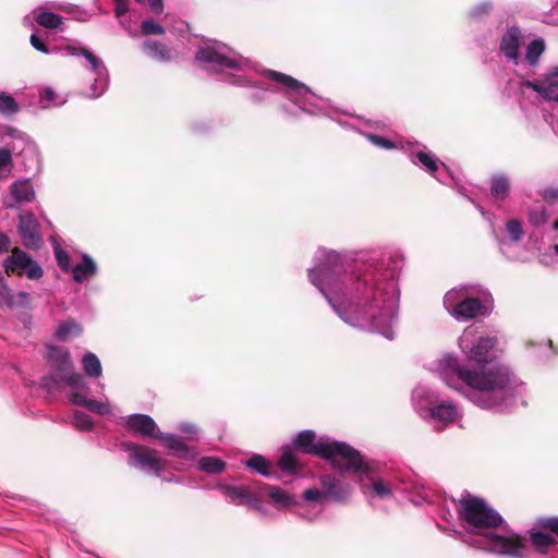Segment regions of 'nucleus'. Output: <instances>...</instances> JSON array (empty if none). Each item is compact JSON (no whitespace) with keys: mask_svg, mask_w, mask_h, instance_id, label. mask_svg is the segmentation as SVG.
<instances>
[{"mask_svg":"<svg viewBox=\"0 0 558 558\" xmlns=\"http://www.w3.org/2000/svg\"><path fill=\"white\" fill-rule=\"evenodd\" d=\"M530 539L538 554H546L548 548L556 544L555 537L535 530L530 532Z\"/></svg>","mask_w":558,"mask_h":558,"instance_id":"nucleus-25","label":"nucleus"},{"mask_svg":"<svg viewBox=\"0 0 558 558\" xmlns=\"http://www.w3.org/2000/svg\"><path fill=\"white\" fill-rule=\"evenodd\" d=\"M279 468L286 473H293L296 466L295 454L291 450H284L278 461Z\"/></svg>","mask_w":558,"mask_h":558,"instance_id":"nucleus-37","label":"nucleus"},{"mask_svg":"<svg viewBox=\"0 0 558 558\" xmlns=\"http://www.w3.org/2000/svg\"><path fill=\"white\" fill-rule=\"evenodd\" d=\"M548 211H530V221L534 226H541L548 221Z\"/></svg>","mask_w":558,"mask_h":558,"instance_id":"nucleus-49","label":"nucleus"},{"mask_svg":"<svg viewBox=\"0 0 558 558\" xmlns=\"http://www.w3.org/2000/svg\"><path fill=\"white\" fill-rule=\"evenodd\" d=\"M293 442L296 449L328 460L336 469L368 476V465L361 453L345 442L330 441L328 438L316 440L313 430L299 433Z\"/></svg>","mask_w":558,"mask_h":558,"instance_id":"nucleus-5","label":"nucleus"},{"mask_svg":"<svg viewBox=\"0 0 558 558\" xmlns=\"http://www.w3.org/2000/svg\"><path fill=\"white\" fill-rule=\"evenodd\" d=\"M444 306L458 322L486 315V306L477 298L466 296L463 289H451L444 296Z\"/></svg>","mask_w":558,"mask_h":558,"instance_id":"nucleus-8","label":"nucleus"},{"mask_svg":"<svg viewBox=\"0 0 558 558\" xmlns=\"http://www.w3.org/2000/svg\"><path fill=\"white\" fill-rule=\"evenodd\" d=\"M73 425L78 430L89 432L94 427V422L88 414L82 411H75L73 414Z\"/></svg>","mask_w":558,"mask_h":558,"instance_id":"nucleus-36","label":"nucleus"},{"mask_svg":"<svg viewBox=\"0 0 558 558\" xmlns=\"http://www.w3.org/2000/svg\"><path fill=\"white\" fill-rule=\"evenodd\" d=\"M40 105L43 108L60 106L64 100H59L57 93L51 87H45L40 92Z\"/></svg>","mask_w":558,"mask_h":558,"instance_id":"nucleus-34","label":"nucleus"},{"mask_svg":"<svg viewBox=\"0 0 558 558\" xmlns=\"http://www.w3.org/2000/svg\"><path fill=\"white\" fill-rule=\"evenodd\" d=\"M25 270H26V276L29 279H39L44 275V270H43L41 266L34 259H32V263H29V265L25 268Z\"/></svg>","mask_w":558,"mask_h":558,"instance_id":"nucleus-47","label":"nucleus"},{"mask_svg":"<svg viewBox=\"0 0 558 558\" xmlns=\"http://www.w3.org/2000/svg\"><path fill=\"white\" fill-rule=\"evenodd\" d=\"M21 111L20 104L12 95L7 92H0V116L11 119Z\"/></svg>","mask_w":558,"mask_h":558,"instance_id":"nucleus-24","label":"nucleus"},{"mask_svg":"<svg viewBox=\"0 0 558 558\" xmlns=\"http://www.w3.org/2000/svg\"><path fill=\"white\" fill-rule=\"evenodd\" d=\"M82 365L85 374L92 378H99L102 367L99 359L93 352H86L82 357Z\"/></svg>","mask_w":558,"mask_h":558,"instance_id":"nucleus-26","label":"nucleus"},{"mask_svg":"<svg viewBox=\"0 0 558 558\" xmlns=\"http://www.w3.org/2000/svg\"><path fill=\"white\" fill-rule=\"evenodd\" d=\"M47 359L52 364V366L60 373L71 371L73 368L71 355L69 351L65 349L52 345L49 347Z\"/></svg>","mask_w":558,"mask_h":558,"instance_id":"nucleus-20","label":"nucleus"},{"mask_svg":"<svg viewBox=\"0 0 558 558\" xmlns=\"http://www.w3.org/2000/svg\"><path fill=\"white\" fill-rule=\"evenodd\" d=\"M506 230L509 234V238L512 241L518 242L522 239L523 230H522V225L519 220H517V219L509 220L506 225Z\"/></svg>","mask_w":558,"mask_h":558,"instance_id":"nucleus-43","label":"nucleus"},{"mask_svg":"<svg viewBox=\"0 0 558 558\" xmlns=\"http://www.w3.org/2000/svg\"><path fill=\"white\" fill-rule=\"evenodd\" d=\"M143 52L158 62H169L172 59L170 49L162 43L147 39L141 45Z\"/></svg>","mask_w":558,"mask_h":558,"instance_id":"nucleus-17","label":"nucleus"},{"mask_svg":"<svg viewBox=\"0 0 558 558\" xmlns=\"http://www.w3.org/2000/svg\"><path fill=\"white\" fill-rule=\"evenodd\" d=\"M61 379L69 386L88 392V386L82 374L74 372L73 368L71 371L61 372Z\"/></svg>","mask_w":558,"mask_h":558,"instance_id":"nucleus-31","label":"nucleus"},{"mask_svg":"<svg viewBox=\"0 0 558 558\" xmlns=\"http://www.w3.org/2000/svg\"><path fill=\"white\" fill-rule=\"evenodd\" d=\"M546 44L541 37L531 40L526 47L524 57H522V64H526L530 68H536L539 64L541 57L545 52Z\"/></svg>","mask_w":558,"mask_h":558,"instance_id":"nucleus-19","label":"nucleus"},{"mask_svg":"<svg viewBox=\"0 0 558 558\" xmlns=\"http://www.w3.org/2000/svg\"><path fill=\"white\" fill-rule=\"evenodd\" d=\"M459 514L478 538L474 546L494 554L523 558L525 545L520 539H512L493 532H485L502 524V517L485 499L471 494L463 495L459 500Z\"/></svg>","mask_w":558,"mask_h":558,"instance_id":"nucleus-4","label":"nucleus"},{"mask_svg":"<svg viewBox=\"0 0 558 558\" xmlns=\"http://www.w3.org/2000/svg\"><path fill=\"white\" fill-rule=\"evenodd\" d=\"M19 296L23 300V301H27L28 298H29V294L27 292H20L19 293Z\"/></svg>","mask_w":558,"mask_h":558,"instance_id":"nucleus-59","label":"nucleus"},{"mask_svg":"<svg viewBox=\"0 0 558 558\" xmlns=\"http://www.w3.org/2000/svg\"><path fill=\"white\" fill-rule=\"evenodd\" d=\"M372 490L380 498L391 495V489L381 481H373L371 485Z\"/></svg>","mask_w":558,"mask_h":558,"instance_id":"nucleus-45","label":"nucleus"},{"mask_svg":"<svg viewBox=\"0 0 558 558\" xmlns=\"http://www.w3.org/2000/svg\"><path fill=\"white\" fill-rule=\"evenodd\" d=\"M438 182L445 185H458V178L448 169V167L442 162L439 167V171L436 175H433Z\"/></svg>","mask_w":558,"mask_h":558,"instance_id":"nucleus-38","label":"nucleus"},{"mask_svg":"<svg viewBox=\"0 0 558 558\" xmlns=\"http://www.w3.org/2000/svg\"><path fill=\"white\" fill-rule=\"evenodd\" d=\"M474 330L466 328L459 339L460 349L474 362L473 369L459 364L452 354L444 355L438 362V372L441 379L454 387L453 380L459 379L474 391L471 392L472 402L482 408L509 407L514 402L517 385L509 369L488 359L496 340L490 337H481L474 343Z\"/></svg>","mask_w":558,"mask_h":558,"instance_id":"nucleus-3","label":"nucleus"},{"mask_svg":"<svg viewBox=\"0 0 558 558\" xmlns=\"http://www.w3.org/2000/svg\"><path fill=\"white\" fill-rule=\"evenodd\" d=\"M10 197L16 205L31 204L35 197V189L29 179H21L10 186Z\"/></svg>","mask_w":558,"mask_h":558,"instance_id":"nucleus-14","label":"nucleus"},{"mask_svg":"<svg viewBox=\"0 0 558 558\" xmlns=\"http://www.w3.org/2000/svg\"><path fill=\"white\" fill-rule=\"evenodd\" d=\"M554 251L558 255V243L554 245Z\"/></svg>","mask_w":558,"mask_h":558,"instance_id":"nucleus-62","label":"nucleus"},{"mask_svg":"<svg viewBox=\"0 0 558 558\" xmlns=\"http://www.w3.org/2000/svg\"><path fill=\"white\" fill-rule=\"evenodd\" d=\"M510 191V179L505 173H496L490 178V194L497 199L508 197Z\"/></svg>","mask_w":558,"mask_h":558,"instance_id":"nucleus-23","label":"nucleus"},{"mask_svg":"<svg viewBox=\"0 0 558 558\" xmlns=\"http://www.w3.org/2000/svg\"><path fill=\"white\" fill-rule=\"evenodd\" d=\"M28 145H31V141L29 140H28V143H22V142H19V141H12V144L10 145V147H7V148L11 150V154L12 153H21Z\"/></svg>","mask_w":558,"mask_h":558,"instance_id":"nucleus-54","label":"nucleus"},{"mask_svg":"<svg viewBox=\"0 0 558 558\" xmlns=\"http://www.w3.org/2000/svg\"><path fill=\"white\" fill-rule=\"evenodd\" d=\"M265 490L267 495L274 500V502L280 507H290L295 502L291 495L280 489L279 487L266 485Z\"/></svg>","mask_w":558,"mask_h":558,"instance_id":"nucleus-28","label":"nucleus"},{"mask_svg":"<svg viewBox=\"0 0 558 558\" xmlns=\"http://www.w3.org/2000/svg\"><path fill=\"white\" fill-rule=\"evenodd\" d=\"M316 259L320 264L310 269V280L339 317L350 326L393 339L399 263L386 264L385 257L374 254L349 265L338 253L325 248L318 250Z\"/></svg>","mask_w":558,"mask_h":558,"instance_id":"nucleus-1","label":"nucleus"},{"mask_svg":"<svg viewBox=\"0 0 558 558\" xmlns=\"http://www.w3.org/2000/svg\"><path fill=\"white\" fill-rule=\"evenodd\" d=\"M32 259L24 251L15 247L12 250L11 255L5 258L3 266L7 272L25 269L32 263Z\"/></svg>","mask_w":558,"mask_h":558,"instance_id":"nucleus-22","label":"nucleus"},{"mask_svg":"<svg viewBox=\"0 0 558 558\" xmlns=\"http://www.w3.org/2000/svg\"><path fill=\"white\" fill-rule=\"evenodd\" d=\"M195 59L206 71L220 75L221 81L251 88L250 100L253 102L265 101L268 93L279 94V108L287 117L314 116L326 109V101L304 83L274 70L258 72L253 61L220 41H204Z\"/></svg>","mask_w":558,"mask_h":558,"instance_id":"nucleus-2","label":"nucleus"},{"mask_svg":"<svg viewBox=\"0 0 558 558\" xmlns=\"http://www.w3.org/2000/svg\"><path fill=\"white\" fill-rule=\"evenodd\" d=\"M523 40L522 32L517 26L508 27L500 37L499 51L508 63L512 65H522L520 47Z\"/></svg>","mask_w":558,"mask_h":558,"instance_id":"nucleus-10","label":"nucleus"},{"mask_svg":"<svg viewBox=\"0 0 558 558\" xmlns=\"http://www.w3.org/2000/svg\"><path fill=\"white\" fill-rule=\"evenodd\" d=\"M141 31L144 35H163L166 29L153 20H145L141 24Z\"/></svg>","mask_w":558,"mask_h":558,"instance_id":"nucleus-42","label":"nucleus"},{"mask_svg":"<svg viewBox=\"0 0 558 558\" xmlns=\"http://www.w3.org/2000/svg\"><path fill=\"white\" fill-rule=\"evenodd\" d=\"M493 9V3L489 0H483L469 10V16L472 19H481L487 15Z\"/></svg>","mask_w":558,"mask_h":558,"instance_id":"nucleus-41","label":"nucleus"},{"mask_svg":"<svg viewBox=\"0 0 558 558\" xmlns=\"http://www.w3.org/2000/svg\"><path fill=\"white\" fill-rule=\"evenodd\" d=\"M86 408L96 414H108L110 412V405L107 402L88 399Z\"/></svg>","mask_w":558,"mask_h":558,"instance_id":"nucleus-44","label":"nucleus"},{"mask_svg":"<svg viewBox=\"0 0 558 558\" xmlns=\"http://www.w3.org/2000/svg\"><path fill=\"white\" fill-rule=\"evenodd\" d=\"M411 161L420 166L423 170L428 172L430 175H436L439 171V167L441 166V161L437 158L435 154L429 151L426 147L417 151H412L410 154Z\"/></svg>","mask_w":558,"mask_h":558,"instance_id":"nucleus-15","label":"nucleus"},{"mask_svg":"<svg viewBox=\"0 0 558 558\" xmlns=\"http://www.w3.org/2000/svg\"><path fill=\"white\" fill-rule=\"evenodd\" d=\"M198 466L199 470L206 473L216 474L222 472L226 464L221 459L217 457H203L198 461Z\"/></svg>","mask_w":558,"mask_h":558,"instance_id":"nucleus-30","label":"nucleus"},{"mask_svg":"<svg viewBox=\"0 0 558 558\" xmlns=\"http://www.w3.org/2000/svg\"><path fill=\"white\" fill-rule=\"evenodd\" d=\"M223 494L235 505H244L248 498L250 492L244 486H226Z\"/></svg>","mask_w":558,"mask_h":558,"instance_id":"nucleus-29","label":"nucleus"},{"mask_svg":"<svg viewBox=\"0 0 558 558\" xmlns=\"http://www.w3.org/2000/svg\"><path fill=\"white\" fill-rule=\"evenodd\" d=\"M86 393H87L86 391H85V393L75 391L70 395L69 399H70L71 403L86 408L87 402H88V398L86 397Z\"/></svg>","mask_w":558,"mask_h":558,"instance_id":"nucleus-51","label":"nucleus"},{"mask_svg":"<svg viewBox=\"0 0 558 558\" xmlns=\"http://www.w3.org/2000/svg\"><path fill=\"white\" fill-rule=\"evenodd\" d=\"M114 13L117 17L123 16L129 11V0H114Z\"/></svg>","mask_w":558,"mask_h":558,"instance_id":"nucleus-52","label":"nucleus"},{"mask_svg":"<svg viewBox=\"0 0 558 558\" xmlns=\"http://www.w3.org/2000/svg\"><path fill=\"white\" fill-rule=\"evenodd\" d=\"M11 245V241L8 235L0 233V254L8 252Z\"/></svg>","mask_w":558,"mask_h":558,"instance_id":"nucleus-57","label":"nucleus"},{"mask_svg":"<svg viewBox=\"0 0 558 558\" xmlns=\"http://www.w3.org/2000/svg\"><path fill=\"white\" fill-rule=\"evenodd\" d=\"M97 264L88 254H83L82 260L70 269L73 280L78 283L89 280L97 274Z\"/></svg>","mask_w":558,"mask_h":558,"instance_id":"nucleus-16","label":"nucleus"},{"mask_svg":"<svg viewBox=\"0 0 558 558\" xmlns=\"http://www.w3.org/2000/svg\"><path fill=\"white\" fill-rule=\"evenodd\" d=\"M323 494L316 488L306 489L303 497L307 501H317L322 498Z\"/></svg>","mask_w":558,"mask_h":558,"instance_id":"nucleus-53","label":"nucleus"},{"mask_svg":"<svg viewBox=\"0 0 558 558\" xmlns=\"http://www.w3.org/2000/svg\"><path fill=\"white\" fill-rule=\"evenodd\" d=\"M320 483L324 495L336 502L347 500L351 494V486L333 475H323Z\"/></svg>","mask_w":558,"mask_h":558,"instance_id":"nucleus-13","label":"nucleus"},{"mask_svg":"<svg viewBox=\"0 0 558 558\" xmlns=\"http://www.w3.org/2000/svg\"><path fill=\"white\" fill-rule=\"evenodd\" d=\"M13 168V159L11 150L8 148H0V180L9 177Z\"/></svg>","mask_w":558,"mask_h":558,"instance_id":"nucleus-33","label":"nucleus"},{"mask_svg":"<svg viewBox=\"0 0 558 558\" xmlns=\"http://www.w3.org/2000/svg\"><path fill=\"white\" fill-rule=\"evenodd\" d=\"M457 407L450 402H441L430 409V417L434 421L451 423L458 417Z\"/></svg>","mask_w":558,"mask_h":558,"instance_id":"nucleus-21","label":"nucleus"},{"mask_svg":"<svg viewBox=\"0 0 558 558\" xmlns=\"http://www.w3.org/2000/svg\"><path fill=\"white\" fill-rule=\"evenodd\" d=\"M366 138L375 146L383 149H397L399 148L398 144L389 138H386L380 135H376L373 133L365 134Z\"/></svg>","mask_w":558,"mask_h":558,"instance_id":"nucleus-40","label":"nucleus"},{"mask_svg":"<svg viewBox=\"0 0 558 558\" xmlns=\"http://www.w3.org/2000/svg\"><path fill=\"white\" fill-rule=\"evenodd\" d=\"M82 331L81 326L74 320H65L59 325L56 330V337L65 340L69 336H78Z\"/></svg>","mask_w":558,"mask_h":558,"instance_id":"nucleus-32","label":"nucleus"},{"mask_svg":"<svg viewBox=\"0 0 558 558\" xmlns=\"http://www.w3.org/2000/svg\"><path fill=\"white\" fill-rule=\"evenodd\" d=\"M538 195L547 205H558V184L545 185L538 191Z\"/></svg>","mask_w":558,"mask_h":558,"instance_id":"nucleus-35","label":"nucleus"},{"mask_svg":"<svg viewBox=\"0 0 558 558\" xmlns=\"http://www.w3.org/2000/svg\"><path fill=\"white\" fill-rule=\"evenodd\" d=\"M551 229L557 231L558 230V219H556L553 225H551Z\"/></svg>","mask_w":558,"mask_h":558,"instance_id":"nucleus-61","label":"nucleus"},{"mask_svg":"<svg viewBox=\"0 0 558 558\" xmlns=\"http://www.w3.org/2000/svg\"><path fill=\"white\" fill-rule=\"evenodd\" d=\"M129 464L156 476H161L163 469V461L157 457L156 450L140 445L129 447Z\"/></svg>","mask_w":558,"mask_h":558,"instance_id":"nucleus-9","label":"nucleus"},{"mask_svg":"<svg viewBox=\"0 0 558 558\" xmlns=\"http://www.w3.org/2000/svg\"><path fill=\"white\" fill-rule=\"evenodd\" d=\"M538 524L558 535V518H545L539 520Z\"/></svg>","mask_w":558,"mask_h":558,"instance_id":"nucleus-50","label":"nucleus"},{"mask_svg":"<svg viewBox=\"0 0 558 558\" xmlns=\"http://www.w3.org/2000/svg\"><path fill=\"white\" fill-rule=\"evenodd\" d=\"M29 40L33 48L37 51H40L46 54H49L51 52L49 47L36 34H32Z\"/></svg>","mask_w":558,"mask_h":558,"instance_id":"nucleus-48","label":"nucleus"},{"mask_svg":"<svg viewBox=\"0 0 558 558\" xmlns=\"http://www.w3.org/2000/svg\"><path fill=\"white\" fill-rule=\"evenodd\" d=\"M50 8L62 10L64 8V5L61 3H51Z\"/></svg>","mask_w":558,"mask_h":558,"instance_id":"nucleus-60","label":"nucleus"},{"mask_svg":"<svg viewBox=\"0 0 558 558\" xmlns=\"http://www.w3.org/2000/svg\"><path fill=\"white\" fill-rule=\"evenodd\" d=\"M19 233L23 244L31 250H38L44 243L39 223L32 211L20 215Z\"/></svg>","mask_w":558,"mask_h":558,"instance_id":"nucleus-12","label":"nucleus"},{"mask_svg":"<svg viewBox=\"0 0 558 558\" xmlns=\"http://www.w3.org/2000/svg\"><path fill=\"white\" fill-rule=\"evenodd\" d=\"M520 88L532 89L547 100L558 102V65L550 68L541 81H522Z\"/></svg>","mask_w":558,"mask_h":558,"instance_id":"nucleus-11","label":"nucleus"},{"mask_svg":"<svg viewBox=\"0 0 558 558\" xmlns=\"http://www.w3.org/2000/svg\"><path fill=\"white\" fill-rule=\"evenodd\" d=\"M4 135L7 137H10L12 141H19V142H22V143H28V136L24 132L15 129V128H12V126H8L5 129Z\"/></svg>","mask_w":558,"mask_h":558,"instance_id":"nucleus-46","label":"nucleus"},{"mask_svg":"<svg viewBox=\"0 0 558 558\" xmlns=\"http://www.w3.org/2000/svg\"><path fill=\"white\" fill-rule=\"evenodd\" d=\"M244 505H247L250 508L256 509V510H259L262 507L260 501L257 500L256 498H253L251 496V494L248 495V498Z\"/></svg>","mask_w":558,"mask_h":558,"instance_id":"nucleus-58","label":"nucleus"},{"mask_svg":"<svg viewBox=\"0 0 558 558\" xmlns=\"http://www.w3.org/2000/svg\"><path fill=\"white\" fill-rule=\"evenodd\" d=\"M34 20L39 26L47 29H63V17L48 11L45 7H39L34 11Z\"/></svg>","mask_w":558,"mask_h":558,"instance_id":"nucleus-18","label":"nucleus"},{"mask_svg":"<svg viewBox=\"0 0 558 558\" xmlns=\"http://www.w3.org/2000/svg\"><path fill=\"white\" fill-rule=\"evenodd\" d=\"M245 465L263 476L271 477L275 473L270 471V462L260 454H253L248 460L245 461Z\"/></svg>","mask_w":558,"mask_h":558,"instance_id":"nucleus-27","label":"nucleus"},{"mask_svg":"<svg viewBox=\"0 0 558 558\" xmlns=\"http://www.w3.org/2000/svg\"><path fill=\"white\" fill-rule=\"evenodd\" d=\"M149 8L153 13L159 14L163 10V0H148Z\"/></svg>","mask_w":558,"mask_h":558,"instance_id":"nucleus-56","label":"nucleus"},{"mask_svg":"<svg viewBox=\"0 0 558 558\" xmlns=\"http://www.w3.org/2000/svg\"><path fill=\"white\" fill-rule=\"evenodd\" d=\"M54 257L58 266L63 272H70L72 268L70 254L60 247L59 245L54 246Z\"/></svg>","mask_w":558,"mask_h":558,"instance_id":"nucleus-39","label":"nucleus"},{"mask_svg":"<svg viewBox=\"0 0 558 558\" xmlns=\"http://www.w3.org/2000/svg\"><path fill=\"white\" fill-rule=\"evenodd\" d=\"M180 430L182 433L189 434L190 438H195V435L197 434V427L194 424L185 423L180 426Z\"/></svg>","mask_w":558,"mask_h":558,"instance_id":"nucleus-55","label":"nucleus"},{"mask_svg":"<svg viewBox=\"0 0 558 558\" xmlns=\"http://www.w3.org/2000/svg\"><path fill=\"white\" fill-rule=\"evenodd\" d=\"M63 50L66 56L83 57L85 59V68L94 76L86 90V95L90 98L100 97L109 85V72L105 62L93 51L82 46L66 45Z\"/></svg>","mask_w":558,"mask_h":558,"instance_id":"nucleus-7","label":"nucleus"},{"mask_svg":"<svg viewBox=\"0 0 558 558\" xmlns=\"http://www.w3.org/2000/svg\"><path fill=\"white\" fill-rule=\"evenodd\" d=\"M126 427L134 434L165 439L167 447L177 458L194 460L196 457V451L186 446L179 437L174 435L165 436L161 433H157L155 421L147 414H131L126 420Z\"/></svg>","mask_w":558,"mask_h":558,"instance_id":"nucleus-6","label":"nucleus"}]
</instances>
